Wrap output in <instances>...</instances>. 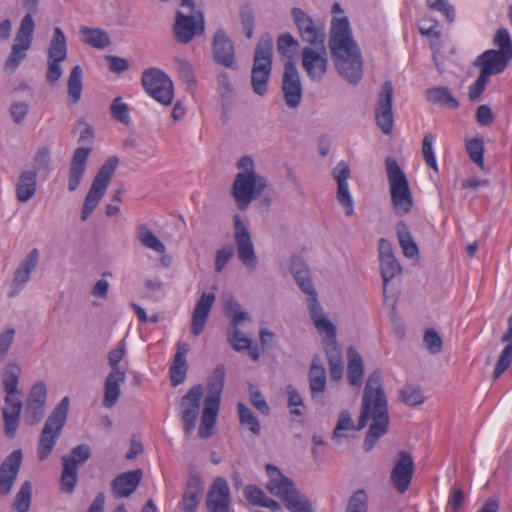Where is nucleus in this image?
Segmentation results:
<instances>
[{
  "label": "nucleus",
  "mask_w": 512,
  "mask_h": 512,
  "mask_svg": "<svg viewBox=\"0 0 512 512\" xmlns=\"http://www.w3.org/2000/svg\"><path fill=\"white\" fill-rule=\"evenodd\" d=\"M368 421L371 424L363 443L366 452L374 448L378 440L387 433L389 426L388 400L383 388L381 369L372 371L366 380L356 430H362Z\"/></svg>",
  "instance_id": "f257e3e1"
},
{
  "label": "nucleus",
  "mask_w": 512,
  "mask_h": 512,
  "mask_svg": "<svg viewBox=\"0 0 512 512\" xmlns=\"http://www.w3.org/2000/svg\"><path fill=\"white\" fill-rule=\"evenodd\" d=\"M328 46L339 74L352 84L358 83L363 74V62L347 17L333 19Z\"/></svg>",
  "instance_id": "f03ea898"
},
{
  "label": "nucleus",
  "mask_w": 512,
  "mask_h": 512,
  "mask_svg": "<svg viewBox=\"0 0 512 512\" xmlns=\"http://www.w3.org/2000/svg\"><path fill=\"white\" fill-rule=\"evenodd\" d=\"M493 45L498 49L484 51L474 62V66L480 68V73L488 78L502 73L512 60V39L506 28L496 31Z\"/></svg>",
  "instance_id": "7ed1b4c3"
},
{
  "label": "nucleus",
  "mask_w": 512,
  "mask_h": 512,
  "mask_svg": "<svg viewBox=\"0 0 512 512\" xmlns=\"http://www.w3.org/2000/svg\"><path fill=\"white\" fill-rule=\"evenodd\" d=\"M205 32V20L202 10L194 0H179V9L175 12L172 26L174 39L181 44L190 43L195 36Z\"/></svg>",
  "instance_id": "20e7f679"
},
{
  "label": "nucleus",
  "mask_w": 512,
  "mask_h": 512,
  "mask_svg": "<svg viewBox=\"0 0 512 512\" xmlns=\"http://www.w3.org/2000/svg\"><path fill=\"white\" fill-rule=\"evenodd\" d=\"M225 368L219 364L214 369L208 381V395L204 398V408L202 411L198 435L202 439H207L214 433L221 395L224 387Z\"/></svg>",
  "instance_id": "39448f33"
},
{
  "label": "nucleus",
  "mask_w": 512,
  "mask_h": 512,
  "mask_svg": "<svg viewBox=\"0 0 512 512\" xmlns=\"http://www.w3.org/2000/svg\"><path fill=\"white\" fill-rule=\"evenodd\" d=\"M21 369L17 364L6 366L3 374V387L7 396L6 407L3 408L4 433L8 438H14L19 427L22 402L13 395L17 392Z\"/></svg>",
  "instance_id": "423d86ee"
},
{
  "label": "nucleus",
  "mask_w": 512,
  "mask_h": 512,
  "mask_svg": "<svg viewBox=\"0 0 512 512\" xmlns=\"http://www.w3.org/2000/svg\"><path fill=\"white\" fill-rule=\"evenodd\" d=\"M385 169L393 209L399 216L406 215L413 207V196L407 177L398 162L392 157L386 158Z\"/></svg>",
  "instance_id": "0eeeda50"
},
{
  "label": "nucleus",
  "mask_w": 512,
  "mask_h": 512,
  "mask_svg": "<svg viewBox=\"0 0 512 512\" xmlns=\"http://www.w3.org/2000/svg\"><path fill=\"white\" fill-rule=\"evenodd\" d=\"M69 404V398L64 397L48 416L40 433L37 445V457L39 461L46 460L52 453L61 435L62 429L66 424Z\"/></svg>",
  "instance_id": "6e6552de"
},
{
  "label": "nucleus",
  "mask_w": 512,
  "mask_h": 512,
  "mask_svg": "<svg viewBox=\"0 0 512 512\" xmlns=\"http://www.w3.org/2000/svg\"><path fill=\"white\" fill-rule=\"evenodd\" d=\"M272 49V37L269 34L263 35L256 46L251 71L252 89L259 96H263L267 91L272 70Z\"/></svg>",
  "instance_id": "1a4fd4ad"
},
{
  "label": "nucleus",
  "mask_w": 512,
  "mask_h": 512,
  "mask_svg": "<svg viewBox=\"0 0 512 512\" xmlns=\"http://www.w3.org/2000/svg\"><path fill=\"white\" fill-rule=\"evenodd\" d=\"M267 187L265 177L256 171H242L236 174L231 187V195L239 210L245 211L249 205L260 198Z\"/></svg>",
  "instance_id": "9d476101"
},
{
  "label": "nucleus",
  "mask_w": 512,
  "mask_h": 512,
  "mask_svg": "<svg viewBox=\"0 0 512 512\" xmlns=\"http://www.w3.org/2000/svg\"><path fill=\"white\" fill-rule=\"evenodd\" d=\"M118 165L119 158L117 156H110L98 170L84 199L81 211L82 221H86L91 216L105 195Z\"/></svg>",
  "instance_id": "9b49d317"
},
{
  "label": "nucleus",
  "mask_w": 512,
  "mask_h": 512,
  "mask_svg": "<svg viewBox=\"0 0 512 512\" xmlns=\"http://www.w3.org/2000/svg\"><path fill=\"white\" fill-rule=\"evenodd\" d=\"M126 355V346L121 341L115 349L108 353V365L111 371L108 373L104 382L103 406L112 408L118 402L121 394L120 386L125 382L126 373L119 367V363Z\"/></svg>",
  "instance_id": "f8f14e48"
},
{
  "label": "nucleus",
  "mask_w": 512,
  "mask_h": 512,
  "mask_svg": "<svg viewBox=\"0 0 512 512\" xmlns=\"http://www.w3.org/2000/svg\"><path fill=\"white\" fill-rule=\"evenodd\" d=\"M91 456V448L87 444L74 447L68 455L62 457V472L60 476V490L63 493L74 492L78 482V468Z\"/></svg>",
  "instance_id": "ddd939ff"
},
{
  "label": "nucleus",
  "mask_w": 512,
  "mask_h": 512,
  "mask_svg": "<svg viewBox=\"0 0 512 512\" xmlns=\"http://www.w3.org/2000/svg\"><path fill=\"white\" fill-rule=\"evenodd\" d=\"M144 90L157 102L163 105L172 104L174 87L169 76L158 68L146 69L142 74Z\"/></svg>",
  "instance_id": "4468645a"
},
{
  "label": "nucleus",
  "mask_w": 512,
  "mask_h": 512,
  "mask_svg": "<svg viewBox=\"0 0 512 512\" xmlns=\"http://www.w3.org/2000/svg\"><path fill=\"white\" fill-rule=\"evenodd\" d=\"M35 29L34 20L25 15L16 33L11 52L5 62V71L14 73L19 64L25 59L27 50L31 47Z\"/></svg>",
  "instance_id": "2eb2a0df"
},
{
  "label": "nucleus",
  "mask_w": 512,
  "mask_h": 512,
  "mask_svg": "<svg viewBox=\"0 0 512 512\" xmlns=\"http://www.w3.org/2000/svg\"><path fill=\"white\" fill-rule=\"evenodd\" d=\"M67 58V40L60 27H55L47 51L46 80L54 85L62 77L61 62Z\"/></svg>",
  "instance_id": "dca6fc26"
},
{
  "label": "nucleus",
  "mask_w": 512,
  "mask_h": 512,
  "mask_svg": "<svg viewBox=\"0 0 512 512\" xmlns=\"http://www.w3.org/2000/svg\"><path fill=\"white\" fill-rule=\"evenodd\" d=\"M291 14L302 41L308 43V47L325 45L326 34L323 21L312 19L302 9L296 7L292 9Z\"/></svg>",
  "instance_id": "f3484780"
},
{
  "label": "nucleus",
  "mask_w": 512,
  "mask_h": 512,
  "mask_svg": "<svg viewBox=\"0 0 512 512\" xmlns=\"http://www.w3.org/2000/svg\"><path fill=\"white\" fill-rule=\"evenodd\" d=\"M234 239L236 243L237 255L244 266L255 269L257 257L252 241V237L245 223L239 214L233 217Z\"/></svg>",
  "instance_id": "a211bd4d"
},
{
  "label": "nucleus",
  "mask_w": 512,
  "mask_h": 512,
  "mask_svg": "<svg viewBox=\"0 0 512 512\" xmlns=\"http://www.w3.org/2000/svg\"><path fill=\"white\" fill-rule=\"evenodd\" d=\"M203 397V387L195 385L181 397L179 409L186 435H190L196 427V421L200 413V405Z\"/></svg>",
  "instance_id": "6ab92c4d"
},
{
  "label": "nucleus",
  "mask_w": 512,
  "mask_h": 512,
  "mask_svg": "<svg viewBox=\"0 0 512 512\" xmlns=\"http://www.w3.org/2000/svg\"><path fill=\"white\" fill-rule=\"evenodd\" d=\"M301 56L302 67L309 79L313 82H321L328 70V57L325 45L304 47Z\"/></svg>",
  "instance_id": "aec40b11"
},
{
  "label": "nucleus",
  "mask_w": 512,
  "mask_h": 512,
  "mask_svg": "<svg viewBox=\"0 0 512 512\" xmlns=\"http://www.w3.org/2000/svg\"><path fill=\"white\" fill-rule=\"evenodd\" d=\"M393 85L391 81H385L378 94L375 106V120L380 130L389 135L394 126L393 111Z\"/></svg>",
  "instance_id": "412c9836"
},
{
  "label": "nucleus",
  "mask_w": 512,
  "mask_h": 512,
  "mask_svg": "<svg viewBox=\"0 0 512 512\" xmlns=\"http://www.w3.org/2000/svg\"><path fill=\"white\" fill-rule=\"evenodd\" d=\"M414 469L415 465L412 455L404 450L398 451L390 473V482L397 492L403 494L409 489Z\"/></svg>",
  "instance_id": "4be33fe9"
},
{
  "label": "nucleus",
  "mask_w": 512,
  "mask_h": 512,
  "mask_svg": "<svg viewBox=\"0 0 512 512\" xmlns=\"http://www.w3.org/2000/svg\"><path fill=\"white\" fill-rule=\"evenodd\" d=\"M281 89L286 106L297 108L302 100V86L300 75L294 62L284 63Z\"/></svg>",
  "instance_id": "5701e85b"
},
{
  "label": "nucleus",
  "mask_w": 512,
  "mask_h": 512,
  "mask_svg": "<svg viewBox=\"0 0 512 512\" xmlns=\"http://www.w3.org/2000/svg\"><path fill=\"white\" fill-rule=\"evenodd\" d=\"M231 503L228 482L223 477H216L206 495L205 506L207 512H230Z\"/></svg>",
  "instance_id": "b1692460"
},
{
  "label": "nucleus",
  "mask_w": 512,
  "mask_h": 512,
  "mask_svg": "<svg viewBox=\"0 0 512 512\" xmlns=\"http://www.w3.org/2000/svg\"><path fill=\"white\" fill-rule=\"evenodd\" d=\"M39 261V252L37 249H32L26 257L19 263L14 272V277L11 282L9 297L17 296L29 282L31 273L36 268Z\"/></svg>",
  "instance_id": "393cba45"
},
{
  "label": "nucleus",
  "mask_w": 512,
  "mask_h": 512,
  "mask_svg": "<svg viewBox=\"0 0 512 512\" xmlns=\"http://www.w3.org/2000/svg\"><path fill=\"white\" fill-rule=\"evenodd\" d=\"M21 463V450H14L0 465V496L8 495L11 492L17 479Z\"/></svg>",
  "instance_id": "a878e982"
},
{
  "label": "nucleus",
  "mask_w": 512,
  "mask_h": 512,
  "mask_svg": "<svg viewBox=\"0 0 512 512\" xmlns=\"http://www.w3.org/2000/svg\"><path fill=\"white\" fill-rule=\"evenodd\" d=\"M269 481L266 489L274 496L280 498L283 502L286 498L293 495L297 489L295 483L286 477L276 466L267 464L265 467Z\"/></svg>",
  "instance_id": "bb28decb"
},
{
  "label": "nucleus",
  "mask_w": 512,
  "mask_h": 512,
  "mask_svg": "<svg viewBox=\"0 0 512 512\" xmlns=\"http://www.w3.org/2000/svg\"><path fill=\"white\" fill-rule=\"evenodd\" d=\"M332 176L337 182V200L345 208L346 215L352 216L354 207L347 183L350 178V168L348 164L345 161H340L332 169Z\"/></svg>",
  "instance_id": "cd10ccee"
},
{
  "label": "nucleus",
  "mask_w": 512,
  "mask_h": 512,
  "mask_svg": "<svg viewBox=\"0 0 512 512\" xmlns=\"http://www.w3.org/2000/svg\"><path fill=\"white\" fill-rule=\"evenodd\" d=\"M213 55L217 63L231 69H237L235 49L231 39L223 30H218L213 39Z\"/></svg>",
  "instance_id": "c85d7f7f"
},
{
  "label": "nucleus",
  "mask_w": 512,
  "mask_h": 512,
  "mask_svg": "<svg viewBox=\"0 0 512 512\" xmlns=\"http://www.w3.org/2000/svg\"><path fill=\"white\" fill-rule=\"evenodd\" d=\"M90 153V147H78L74 150L68 173L67 186L70 192L75 191L79 187L86 171Z\"/></svg>",
  "instance_id": "c756f323"
},
{
  "label": "nucleus",
  "mask_w": 512,
  "mask_h": 512,
  "mask_svg": "<svg viewBox=\"0 0 512 512\" xmlns=\"http://www.w3.org/2000/svg\"><path fill=\"white\" fill-rule=\"evenodd\" d=\"M215 299L214 293L204 292L197 301L191 320V333L194 336H199L203 332Z\"/></svg>",
  "instance_id": "7c9ffc66"
},
{
  "label": "nucleus",
  "mask_w": 512,
  "mask_h": 512,
  "mask_svg": "<svg viewBox=\"0 0 512 512\" xmlns=\"http://www.w3.org/2000/svg\"><path fill=\"white\" fill-rule=\"evenodd\" d=\"M308 295V309L310 317L313 323L320 333H325V337L336 338L335 326L323 315L321 305L317 298V293L313 288L312 293H306Z\"/></svg>",
  "instance_id": "2f4dec72"
},
{
  "label": "nucleus",
  "mask_w": 512,
  "mask_h": 512,
  "mask_svg": "<svg viewBox=\"0 0 512 512\" xmlns=\"http://www.w3.org/2000/svg\"><path fill=\"white\" fill-rule=\"evenodd\" d=\"M204 491V484L198 474H191L188 477L182 497L183 512H196Z\"/></svg>",
  "instance_id": "473e14b6"
},
{
  "label": "nucleus",
  "mask_w": 512,
  "mask_h": 512,
  "mask_svg": "<svg viewBox=\"0 0 512 512\" xmlns=\"http://www.w3.org/2000/svg\"><path fill=\"white\" fill-rule=\"evenodd\" d=\"M323 345L328 360L330 378L333 381H339L342 379L344 370L341 349L336 338L332 337H325Z\"/></svg>",
  "instance_id": "72a5a7b5"
},
{
  "label": "nucleus",
  "mask_w": 512,
  "mask_h": 512,
  "mask_svg": "<svg viewBox=\"0 0 512 512\" xmlns=\"http://www.w3.org/2000/svg\"><path fill=\"white\" fill-rule=\"evenodd\" d=\"M142 478L140 469L119 474L111 482V488L116 497H129L139 486Z\"/></svg>",
  "instance_id": "f704fd0d"
},
{
  "label": "nucleus",
  "mask_w": 512,
  "mask_h": 512,
  "mask_svg": "<svg viewBox=\"0 0 512 512\" xmlns=\"http://www.w3.org/2000/svg\"><path fill=\"white\" fill-rule=\"evenodd\" d=\"M190 350V345L186 342H178L177 350L174 355L172 365L169 369V375L172 386H178L185 380L186 373L188 370V363L186 361V355Z\"/></svg>",
  "instance_id": "c9c22d12"
},
{
  "label": "nucleus",
  "mask_w": 512,
  "mask_h": 512,
  "mask_svg": "<svg viewBox=\"0 0 512 512\" xmlns=\"http://www.w3.org/2000/svg\"><path fill=\"white\" fill-rule=\"evenodd\" d=\"M501 342L506 345L496 361L492 375L493 380L498 379L512 363V315L508 319V329L501 337Z\"/></svg>",
  "instance_id": "e433bc0d"
},
{
  "label": "nucleus",
  "mask_w": 512,
  "mask_h": 512,
  "mask_svg": "<svg viewBox=\"0 0 512 512\" xmlns=\"http://www.w3.org/2000/svg\"><path fill=\"white\" fill-rule=\"evenodd\" d=\"M308 379L311 397L312 399H316L319 395L324 393L326 388V370L319 356H315L312 360Z\"/></svg>",
  "instance_id": "4c0bfd02"
},
{
  "label": "nucleus",
  "mask_w": 512,
  "mask_h": 512,
  "mask_svg": "<svg viewBox=\"0 0 512 512\" xmlns=\"http://www.w3.org/2000/svg\"><path fill=\"white\" fill-rule=\"evenodd\" d=\"M37 190V172L35 170L23 171L16 183V198L21 203L28 202Z\"/></svg>",
  "instance_id": "58836bf2"
},
{
  "label": "nucleus",
  "mask_w": 512,
  "mask_h": 512,
  "mask_svg": "<svg viewBox=\"0 0 512 512\" xmlns=\"http://www.w3.org/2000/svg\"><path fill=\"white\" fill-rule=\"evenodd\" d=\"M347 380L351 386L359 387L364 374V366L360 354L354 347L347 350Z\"/></svg>",
  "instance_id": "ea45409f"
},
{
  "label": "nucleus",
  "mask_w": 512,
  "mask_h": 512,
  "mask_svg": "<svg viewBox=\"0 0 512 512\" xmlns=\"http://www.w3.org/2000/svg\"><path fill=\"white\" fill-rule=\"evenodd\" d=\"M426 99L432 104L441 105L451 109H457L459 102L452 96L449 89L444 86H436L426 91Z\"/></svg>",
  "instance_id": "a19ab883"
},
{
  "label": "nucleus",
  "mask_w": 512,
  "mask_h": 512,
  "mask_svg": "<svg viewBox=\"0 0 512 512\" xmlns=\"http://www.w3.org/2000/svg\"><path fill=\"white\" fill-rule=\"evenodd\" d=\"M396 232L399 245L402 248L404 256L407 258L417 257L419 254L418 247L407 225L403 221L397 223Z\"/></svg>",
  "instance_id": "79ce46f5"
},
{
  "label": "nucleus",
  "mask_w": 512,
  "mask_h": 512,
  "mask_svg": "<svg viewBox=\"0 0 512 512\" xmlns=\"http://www.w3.org/2000/svg\"><path fill=\"white\" fill-rule=\"evenodd\" d=\"M136 235L138 241L145 248L151 249L157 253L164 254L166 251L165 245L155 235V233L145 224H140L136 228Z\"/></svg>",
  "instance_id": "37998d69"
},
{
  "label": "nucleus",
  "mask_w": 512,
  "mask_h": 512,
  "mask_svg": "<svg viewBox=\"0 0 512 512\" xmlns=\"http://www.w3.org/2000/svg\"><path fill=\"white\" fill-rule=\"evenodd\" d=\"M290 271L297 282L299 288L304 293L313 292V284L309 276V270L307 266L299 258H294L291 262Z\"/></svg>",
  "instance_id": "c03bdc74"
},
{
  "label": "nucleus",
  "mask_w": 512,
  "mask_h": 512,
  "mask_svg": "<svg viewBox=\"0 0 512 512\" xmlns=\"http://www.w3.org/2000/svg\"><path fill=\"white\" fill-rule=\"evenodd\" d=\"M80 32L83 35L84 43L91 47L104 49L110 45V37L103 29L83 26L81 27Z\"/></svg>",
  "instance_id": "a18cd8bd"
},
{
  "label": "nucleus",
  "mask_w": 512,
  "mask_h": 512,
  "mask_svg": "<svg viewBox=\"0 0 512 512\" xmlns=\"http://www.w3.org/2000/svg\"><path fill=\"white\" fill-rule=\"evenodd\" d=\"M67 88L70 104H77L81 99L83 88V71L80 65H76L72 68L68 78Z\"/></svg>",
  "instance_id": "49530a36"
},
{
  "label": "nucleus",
  "mask_w": 512,
  "mask_h": 512,
  "mask_svg": "<svg viewBox=\"0 0 512 512\" xmlns=\"http://www.w3.org/2000/svg\"><path fill=\"white\" fill-rule=\"evenodd\" d=\"M379 262L381 278L383 280V294L386 297L388 282L402 273V267L395 256L379 260Z\"/></svg>",
  "instance_id": "de8ad7c7"
},
{
  "label": "nucleus",
  "mask_w": 512,
  "mask_h": 512,
  "mask_svg": "<svg viewBox=\"0 0 512 512\" xmlns=\"http://www.w3.org/2000/svg\"><path fill=\"white\" fill-rule=\"evenodd\" d=\"M466 151L470 160L475 163L481 170H485L484 165V139L481 135H476L472 139L466 140Z\"/></svg>",
  "instance_id": "09e8293b"
},
{
  "label": "nucleus",
  "mask_w": 512,
  "mask_h": 512,
  "mask_svg": "<svg viewBox=\"0 0 512 512\" xmlns=\"http://www.w3.org/2000/svg\"><path fill=\"white\" fill-rule=\"evenodd\" d=\"M31 500L32 483L27 480L20 486V489L16 493L11 512H28L31 506Z\"/></svg>",
  "instance_id": "8fccbe9b"
},
{
  "label": "nucleus",
  "mask_w": 512,
  "mask_h": 512,
  "mask_svg": "<svg viewBox=\"0 0 512 512\" xmlns=\"http://www.w3.org/2000/svg\"><path fill=\"white\" fill-rule=\"evenodd\" d=\"M298 46V41L290 33L280 34L277 39V51L286 59L285 62H294L293 58Z\"/></svg>",
  "instance_id": "3c124183"
},
{
  "label": "nucleus",
  "mask_w": 512,
  "mask_h": 512,
  "mask_svg": "<svg viewBox=\"0 0 512 512\" xmlns=\"http://www.w3.org/2000/svg\"><path fill=\"white\" fill-rule=\"evenodd\" d=\"M285 507L291 512H314L308 498H306L298 489L293 492L283 502Z\"/></svg>",
  "instance_id": "603ef678"
},
{
  "label": "nucleus",
  "mask_w": 512,
  "mask_h": 512,
  "mask_svg": "<svg viewBox=\"0 0 512 512\" xmlns=\"http://www.w3.org/2000/svg\"><path fill=\"white\" fill-rule=\"evenodd\" d=\"M399 399L407 406H418L425 398L418 385H406L399 391Z\"/></svg>",
  "instance_id": "864d4df0"
},
{
  "label": "nucleus",
  "mask_w": 512,
  "mask_h": 512,
  "mask_svg": "<svg viewBox=\"0 0 512 512\" xmlns=\"http://www.w3.org/2000/svg\"><path fill=\"white\" fill-rule=\"evenodd\" d=\"M239 420L240 423L246 427L254 434L259 435L260 433V424L257 418L253 415V413L241 402L237 405Z\"/></svg>",
  "instance_id": "5fc2aeb1"
},
{
  "label": "nucleus",
  "mask_w": 512,
  "mask_h": 512,
  "mask_svg": "<svg viewBox=\"0 0 512 512\" xmlns=\"http://www.w3.org/2000/svg\"><path fill=\"white\" fill-rule=\"evenodd\" d=\"M368 496L363 489L355 491L347 504L345 512H367Z\"/></svg>",
  "instance_id": "6e6d98bb"
},
{
  "label": "nucleus",
  "mask_w": 512,
  "mask_h": 512,
  "mask_svg": "<svg viewBox=\"0 0 512 512\" xmlns=\"http://www.w3.org/2000/svg\"><path fill=\"white\" fill-rule=\"evenodd\" d=\"M110 113L114 119L124 125L130 124L129 108L121 97H116L110 105Z\"/></svg>",
  "instance_id": "4d7b16f0"
},
{
  "label": "nucleus",
  "mask_w": 512,
  "mask_h": 512,
  "mask_svg": "<svg viewBox=\"0 0 512 512\" xmlns=\"http://www.w3.org/2000/svg\"><path fill=\"white\" fill-rule=\"evenodd\" d=\"M434 136L431 133H426L422 141V154L426 164L433 169L438 171V165L436 157L433 151Z\"/></svg>",
  "instance_id": "13d9d810"
},
{
  "label": "nucleus",
  "mask_w": 512,
  "mask_h": 512,
  "mask_svg": "<svg viewBox=\"0 0 512 512\" xmlns=\"http://www.w3.org/2000/svg\"><path fill=\"white\" fill-rule=\"evenodd\" d=\"M423 342L431 354H438L442 350L443 342L440 334L433 328L427 329L424 333Z\"/></svg>",
  "instance_id": "bf43d9fd"
},
{
  "label": "nucleus",
  "mask_w": 512,
  "mask_h": 512,
  "mask_svg": "<svg viewBox=\"0 0 512 512\" xmlns=\"http://www.w3.org/2000/svg\"><path fill=\"white\" fill-rule=\"evenodd\" d=\"M239 16H240L242 27L245 32V36L248 39L252 38L255 19H254V14H253V11H252V8L250 7V5L243 4L240 7Z\"/></svg>",
  "instance_id": "052dcab7"
},
{
  "label": "nucleus",
  "mask_w": 512,
  "mask_h": 512,
  "mask_svg": "<svg viewBox=\"0 0 512 512\" xmlns=\"http://www.w3.org/2000/svg\"><path fill=\"white\" fill-rule=\"evenodd\" d=\"M287 394H288V407L290 409V413L292 416H302L303 411L300 407H303V399L297 389L292 386H287Z\"/></svg>",
  "instance_id": "680f3d73"
},
{
  "label": "nucleus",
  "mask_w": 512,
  "mask_h": 512,
  "mask_svg": "<svg viewBox=\"0 0 512 512\" xmlns=\"http://www.w3.org/2000/svg\"><path fill=\"white\" fill-rule=\"evenodd\" d=\"M249 397L251 404L262 414L268 415L270 408L261 394V392L253 385L249 386Z\"/></svg>",
  "instance_id": "e2e57ef3"
},
{
  "label": "nucleus",
  "mask_w": 512,
  "mask_h": 512,
  "mask_svg": "<svg viewBox=\"0 0 512 512\" xmlns=\"http://www.w3.org/2000/svg\"><path fill=\"white\" fill-rule=\"evenodd\" d=\"M234 251L231 245L223 246L216 252L215 271L220 273L223 271L229 260L233 257Z\"/></svg>",
  "instance_id": "0e129e2a"
},
{
  "label": "nucleus",
  "mask_w": 512,
  "mask_h": 512,
  "mask_svg": "<svg viewBox=\"0 0 512 512\" xmlns=\"http://www.w3.org/2000/svg\"><path fill=\"white\" fill-rule=\"evenodd\" d=\"M244 495L246 500L254 506H261L266 498L263 490L256 485H247L244 488Z\"/></svg>",
  "instance_id": "69168bd1"
},
{
  "label": "nucleus",
  "mask_w": 512,
  "mask_h": 512,
  "mask_svg": "<svg viewBox=\"0 0 512 512\" xmlns=\"http://www.w3.org/2000/svg\"><path fill=\"white\" fill-rule=\"evenodd\" d=\"M26 412L31 417L30 424H36L42 420L45 415V404L27 400Z\"/></svg>",
  "instance_id": "338daca9"
},
{
  "label": "nucleus",
  "mask_w": 512,
  "mask_h": 512,
  "mask_svg": "<svg viewBox=\"0 0 512 512\" xmlns=\"http://www.w3.org/2000/svg\"><path fill=\"white\" fill-rule=\"evenodd\" d=\"M228 341L236 351L246 350L251 344V340L246 337L239 328L233 330V334L228 337Z\"/></svg>",
  "instance_id": "774afa93"
}]
</instances>
